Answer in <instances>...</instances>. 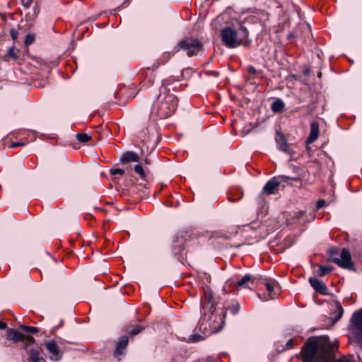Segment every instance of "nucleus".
Returning a JSON list of instances; mask_svg holds the SVG:
<instances>
[{"label": "nucleus", "mask_w": 362, "mask_h": 362, "mask_svg": "<svg viewBox=\"0 0 362 362\" xmlns=\"http://www.w3.org/2000/svg\"><path fill=\"white\" fill-rule=\"evenodd\" d=\"M254 284V279L252 275L246 274L235 283V287L238 288H250V285Z\"/></svg>", "instance_id": "obj_14"}, {"label": "nucleus", "mask_w": 362, "mask_h": 362, "mask_svg": "<svg viewBox=\"0 0 362 362\" xmlns=\"http://www.w3.org/2000/svg\"><path fill=\"white\" fill-rule=\"evenodd\" d=\"M229 310L233 315H236L240 311V305L236 303L230 307Z\"/></svg>", "instance_id": "obj_26"}, {"label": "nucleus", "mask_w": 362, "mask_h": 362, "mask_svg": "<svg viewBox=\"0 0 362 362\" xmlns=\"http://www.w3.org/2000/svg\"><path fill=\"white\" fill-rule=\"evenodd\" d=\"M247 71L250 74H252L257 73V70L255 69V68L253 66H249L247 67Z\"/></svg>", "instance_id": "obj_33"}, {"label": "nucleus", "mask_w": 362, "mask_h": 362, "mask_svg": "<svg viewBox=\"0 0 362 362\" xmlns=\"http://www.w3.org/2000/svg\"><path fill=\"white\" fill-rule=\"evenodd\" d=\"M351 322L356 329V337L361 340V334H362V309L355 312L351 317Z\"/></svg>", "instance_id": "obj_9"}, {"label": "nucleus", "mask_w": 362, "mask_h": 362, "mask_svg": "<svg viewBox=\"0 0 362 362\" xmlns=\"http://www.w3.org/2000/svg\"><path fill=\"white\" fill-rule=\"evenodd\" d=\"M143 329V327L140 325H136L134 327V328L130 331V334L132 335L138 334L141 332Z\"/></svg>", "instance_id": "obj_28"}, {"label": "nucleus", "mask_w": 362, "mask_h": 362, "mask_svg": "<svg viewBox=\"0 0 362 362\" xmlns=\"http://www.w3.org/2000/svg\"><path fill=\"white\" fill-rule=\"evenodd\" d=\"M265 286L270 299H275L279 293V286L277 282L267 281L265 283Z\"/></svg>", "instance_id": "obj_11"}, {"label": "nucleus", "mask_w": 362, "mask_h": 362, "mask_svg": "<svg viewBox=\"0 0 362 362\" xmlns=\"http://www.w3.org/2000/svg\"><path fill=\"white\" fill-rule=\"evenodd\" d=\"M63 323L64 322L63 320H62L60 325L59 327H54L53 328H52L51 332L54 334L59 327L62 326Z\"/></svg>", "instance_id": "obj_36"}, {"label": "nucleus", "mask_w": 362, "mask_h": 362, "mask_svg": "<svg viewBox=\"0 0 362 362\" xmlns=\"http://www.w3.org/2000/svg\"><path fill=\"white\" fill-rule=\"evenodd\" d=\"M180 49L184 50L187 56L197 54L202 49V43L197 39L185 38L178 43Z\"/></svg>", "instance_id": "obj_6"}, {"label": "nucleus", "mask_w": 362, "mask_h": 362, "mask_svg": "<svg viewBox=\"0 0 362 362\" xmlns=\"http://www.w3.org/2000/svg\"><path fill=\"white\" fill-rule=\"evenodd\" d=\"M120 160L122 163H129V162H139V158L138 155L132 151H128L124 153L121 158Z\"/></svg>", "instance_id": "obj_16"}, {"label": "nucleus", "mask_w": 362, "mask_h": 362, "mask_svg": "<svg viewBox=\"0 0 362 362\" xmlns=\"http://www.w3.org/2000/svg\"><path fill=\"white\" fill-rule=\"evenodd\" d=\"M275 141L277 146V148L279 151L284 152L288 154H291L292 153V150L287 142V140L285 136L281 132H276L275 136Z\"/></svg>", "instance_id": "obj_8"}, {"label": "nucleus", "mask_w": 362, "mask_h": 362, "mask_svg": "<svg viewBox=\"0 0 362 362\" xmlns=\"http://www.w3.org/2000/svg\"><path fill=\"white\" fill-rule=\"evenodd\" d=\"M332 268L331 267L320 265L319 269L317 272V274L320 276H323L330 274L332 272Z\"/></svg>", "instance_id": "obj_21"}, {"label": "nucleus", "mask_w": 362, "mask_h": 362, "mask_svg": "<svg viewBox=\"0 0 362 362\" xmlns=\"http://www.w3.org/2000/svg\"><path fill=\"white\" fill-rule=\"evenodd\" d=\"M35 40V36L31 34H28L25 37V44L27 45H31Z\"/></svg>", "instance_id": "obj_27"}, {"label": "nucleus", "mask_w": 362, "mask_h": 362, "mask_svg": "<svg viewBox=\"0 0 362 362\" xmlns=\"http://www.w3.org/2000/svg\"><path fill=\"white\" fill-rule=\"evenodd\" d=\"M177 106V97L165 87H161L160 94L153 104L152 111L160 119H165L175 112Z\"/></svg>", "instance_id": "obj_3"}, {"label": "nucleus", "mask_w": 362, "mask_h": 362, "mask_svg": "<svg viewBox=\"0 0 362 362\" xmlns=\"http://www.w3.org/2000/svg\"><path fill=\"white\" fill-rule=\"evenodd\" d=\"M110 172H111V174L113 175H122L124 174V170L122 169H120V168L112 169L110 170Z\"/></svg>", "instance_id": "obj_29"}, {"label": "nucleus", "mask_w": 362, "mask_h": 362, "mask_svg": "<svg viewBox=\"0 0 362 362\" xmlns=\"http://www.w3.org/2000/svg\"><path fill=\"white\" fill-rule=\"evenodd\" d=\"M10 35L13 40H16L18 37V32L14 29H11L10 30Z\"/></svg>", "instance_id": "obj_31"}, {"label": "nucleus", "mask_w": 362, "mask_h": 362, "mask_svg": "<svg viewBox=\"0 0 362 362\" xmlns=\"http://www.w3.org/2000/svg\"><path fill=\"white\" fill-rule=\"evenodd\" d=\"M45 349L49 354V358L53 361H59L63 356V351L54 340H48L44 343Z\"/></svg>", "instance_id": "obj_7"}, {"label": "nucleus", "mask_w": 362, "mask_h": 362, "mask_svg": "<svg viewBox=\"0 0 362 362\" xmlns=\"http://www.w3.org/2000/svg\"><path fill=\"white\" fill-rule=\"evenodd\" d=\"M28 362H46L40 351L37 349H30L29 351V359Z\"/></svg>", "instance_id": "obj_17"}, {"label": "nucleus", "mask_w": 362, "mask_h": 362, "mask_svg": "<svg viewBox=\"0 0 362 362\" xmlns=\"http://www.w3.org/2000/svg\"><path fill=\"white\" fill-rule=\"evenodd\" d=\"M7 57H10L13 59H16L18 58V56L16 54V53L14 51V47H11L8 49V50L6 52V54L1 57V59L7 62Z\"/></svg>", "instance_id": "obj_20"}, {"label": "nucleus", "mask_w": 362, "mask_h": 362, "mask_svg": "<svg viewBox=\"0 0 362 362\" xmlns=\"http://www.w3.org/2000/svg\"><path fill=\"white\" fill-rule=\"evenodd\" d=\"M145 163L146 164H149V162H148V160L147 159L145 160Z\"/></svg>", "instance_id": "obj_40"}, {"label": "nucleus", "mask_w": 362, "mask_h": 362, "mask_svg": "<svg viewBox=\"0 0 362 362\" xmlns=\"http://www.w3.org/2000/svg\"><path fill=\"white\" fill-rule=\"evenodd\" d=\"M24 335L21 332L13 329H9L8 330V336L7 338L9 340H12L14 341H19L23 339Z\"/></svg>", "instance_id": "obj_18"}, {"label": "nucleus", "mask_w": 362, "mask_h": 362, "mask_svg": "<svg viewBox=\"0 0 362 362\" xmlns=\"http://www.w3.org/2000/svg\"><path fill=\"white\" fill-rule=\"evenodd\" d=\"M134 172L139 175L141 179L145 177V172L143 167L141 165H136L134 167Z\"/></svg>", "instance_id": "obj_24"}, {"label": "nucleus", "mask_w": 362, "mask_h": 362, "mask_svg": "<svg viewBox=\"0 0 362 362\" xmlns=\"http://www.w3.org/2000/svg\"><path fill=\"white\" fill-rule=\"evenodd\" d=\"M129 339L127 336H122L119 338L114 351V355L118 357L124 354V351L128 344Z\"/></svg>", "instance_id": "obj_13"}, {"label": "nucleus", "mask_w": 362, "mask_h": 362, "mask_svg": "<svg viewBox=\"0 0 362 362\" xmlns=\"http://www.w3.org/2000/svg\"><path fill=\"white\" fill-rule=\"evenodd\" d=\"M301 354L303 362H354L348 356H342L334 361L332 346L317 340H308L303 346Z\"/></svg>", "instance_id": "obj_2"}, {"label": "nucleus", "mask_w": 362, "mask_h": 362, "mask_svg": "<svg viewBox=\"0 0 362 362\" xmlns=\"http://www.w3.org/2000/svg\"><path fill=\"white\" fill-rule=\"evenodd\" d=\"M319 136V124L316 122H313L310 124V132L306 142L312 144L317 140Z\"/></svg>", "instance_id": "obj_15"}, {"label": "nucleus", "mask_w": 362, "mask_h": 362, "mask_svg": "<svg viewBox=\"0 0 362 362\" xmlns=\"http://www.w3.org/2000/svg\"><path fill=\"white\" fill-rule=\"evenodd\" d=\"M28 341L29 342H30V343H33V342H34V341H35V339H34V338H33V337H28Z\"/></svg>", "instance_id": "obj_38"}, {"label": "nucleus", "mask_w": 362, "mask_h": 362, "mask_svg": "<svg viewBox=\"0 0 362 362\" xmlns=\"http://www.w3.org/2000/svg\"><path fill=\"white\" fill-rule=\"evenodd\" d=\"M330 259L341 268L351 269L354 264L349 251L345 248H332L329 250Z\"/></svg>", "instance_id": "obj_5"}, {"label": "nucleus", "mask_w": 362, "mask_h": 362, "mask_svg": "<svg viewBox=\"0 0 362 362\" xmlns=\"http://www.w3.org/2000/svg\"><path fill=\"white\" fill-rule=\"evenodd\" d=\"M205 302L202 307L204 315L199 321L197 328L203 333V335L194 334L189 336V341L197 342L203 340L206 335L210 333H216L222 329L224 326L223 316L214 315L216 310L214 303L212 301V293L210 291H205Z\"/></svg>", "instance_id": "obj_1"}, {"label": "nucleus", "mask_w": 362, "mask_h": 362, "mask_svg": "<svg viewBox=\"0 0 362 362\" xmlns=\"http://www.w3.org/2000/svg\"><path fill=\"white\" fill-rule=\"evenodd\" d=\"M7 327V324L0 321V329H5Z\"/></svg>", "instance_id": "obj_35"}, {"label": "nucleus", "mask_w": 362, "mask_h": 362, "mask_svg": "<svg viewBox=\"0 0 362 362\" xmlns=\"http://www.w3.org/2000/svg\"><path fill=\"white\" fill-rule=\"evenodd\" d=\"M280 184L281 180L279 178L273 177L265 184L263 191L267 194H273L278 189Z\"/></svg>", "instance_id": "obj_10"}, {"label": "nucleus", "mask_w": 362, "mask_h": 362, "mask_svg": "<svg viewBox=\"0 0 362 362\" xmlns=\"http://www.w3.org/2000/svg\"><path fill=\"white\" fill-rule=\"evenodd\" d=\"M325 205V200L321 199V200H319V201L317 202L316 208H317V209L318 210V209H320L321 208H322Z\"/></svg>", "instance_id": "obj_32"}, {"label": "nucleus", "mask_w": 362, "mask_h": 362, "mask_svg": "<svg viewBox=\"0 0 362 362\" xmlns=\"http://www.w3.org/2000/svg\"><path fill=\"white\" fill-rule=\"evenodd\" d=\"M308 281L315 291L323 295L327 293V287L324 283L313 277H310Z\"/></svg>", "instance_id": "obj_12"}, {"label": "nucleus", "mask_w": 362, "mask_h": 362, "mask_svg": "<svg viewBox=\"0 0 362 362\" xmlns=\"http://www.w3.org/2000/svg\"><path fill=\"white\" fill-rule=\"evenodd\" d=\"M26 3L24 4V6H26V7H29L30 6V4H31V1L32 0H26Z\"/></svg>", "instance_id": "obj_37"}, {"label": "nucleus", "mask_w": 362, "mask_h": 362, "mask_svg": "<svg viewBox=\"0 0 362 362\" xmlns=\"http://www.w3.org/2000/svg\"><path fill=\"white\" fill-rule=\"evenodd\" d=\"M336 308H337V314L334 317V320H335V321H338L342 317V315L344 313V309H343L341 305L340 304V303H339V302H337L336 303Z\"/></svg>", "instance_id": "obj_23"}, {"label": "nucleus", "mask_w": 362, "mask_h": 362, "mask_svg": "<svg viewBox=\"0 0 362 362\" xmlns=\"http://www.w3.org/2000/svg\"><path fill=\"white\" fill-rule=\"evenodd\" d=\"M293 347V340L289 339L287 343L286 344V349H291Z\"/></svg>", "instance_id": "obj_34"}, {"label": "nucleus", "mask_w": 362, "mask_h": 362, "mask_svg": "<svg viewBox=\"0 0 362 362\" xmlns=\"http://www.w3.org/2000/svg\"><path fill=\"white\" fill-rule=\"evenodd\" d=\"M21 327L25 332H26L28 333H30V334H35V333H37L39 331L38 328L35 327L21 325Z\"/></svg>", "instance_id": "obj_25"}, {"label": "nucleus", "mask_w": 362, "mask_h": 362, "mask_svg": "<svg viewBox=\"0 0 362 362\" xmlns=\"http://www.w3.org/2000/svg\"><path fill=\"white\" fill-rule=\"evenodd\" d=\"M248 35V30L244 26H241L238 30L225 27L220 31L222 43L229 49L236 48L241 45H249L250 42L247 40Z\"/></svg>", "instance_id": "obj_4"}, {"label": "nucleus", "mask_w": 362, "mask_h": 362, "mask_svg": "<svg viewBox=\"0 0 362 362\" xmlns=\"http://www.w3.org/2000/svg\"><path fill=\"white\" fill-rule=\"evenodd\" d=\"M180 249H178V250H176V249H174L173 250V252H175V254H177L179 251H180Z\"/></svg>", "instance_id": "obj_39"}, {"label": "nucleus", "mask_w": 362, "mask_h": 362, "mask_svg": "<svg viewBox=\"0 0 362 362\" xmlns=\"http://www.w3.org/2000/svg\"><path fill=\"white\" fill-rule=\"evenodd\" d=\"M76 138L78 141L86 143L91 139V136L86 133H80L76 134Z\"/></svg>", "instance_id": "obj_22"}, {"label": "nucleus", "mask_w": 362, "mask_h": 362, "mask_svg": "<svg viewBox=\"0 0 362 362\" xmlns=\"http://www.w3.org/2000/svg\"><path fill=\"white\" fill-rule=\"evenodd\" d=\"M285 104L281 99L274 100L271 105V109L274 113H279L283 111Z\"/></svg>", "instance_id": "obj_19"}, {"label": "nucleus", "mask_w": 362, "mask_h": 362, "mask_svg": "<svg viewBox=\"0 0 362 362\" xmlns=\"http://www.w3.org/2000/svg\"><path fill=\"white\" fill-rule=\"evenodd\" d=\"M26 144L25 142H22V141H16V142H12L11 144H10V148H16V147H19V146H23Z\"/></svg>", "instance_id": "obj_30"}]
</instances>
